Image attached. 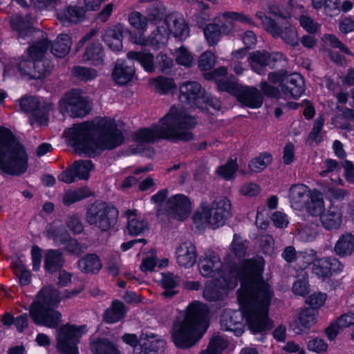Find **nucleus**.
Instances as JSON below:
<instances>
[{"label":"nucleus","mask_w":354,"mask_h":354,"mask_svg":"<svg viewBox=\"0 0 354 354\" xmlns=\"http://www.w3.org/2000/svg\"><path fill=\"white\" fill-rule=\"evenodd\" d=\"M227 346V342L218 334L214 335L206 350L200 354H221Z\"/></svg>","instance_id":"obj_44"},{"label":"nucleus","mask_w":354,"mask_h":354,"mask_svg":"<svg viewBox=\"0 0 354 354\" xmlns=\"http://www.w3.org/2000/svg\"><path fill=\"white\" fill-rule=\"evenodd\" d=\"M169 39V33L166 25L158 26L149 36L147 39L140 37L135 38L133 42L141 46L150 45L159 48L165 45Z\"/></svg>","instance_id":"obj_22"},{"label":"nucleus","mask_w":354,"mask_h":354,"mask_svg":"<svg viewBox=\"0 0 354 354\" xmlns=\"http://www.w3.org/2000/svg\"><path fill=\"white\" fill-rule=\"evenodd\" d=\"M49 46L50 41L47 39L35 41L28 48V55L31 59H44Z\"/></svg>","instance_id":"obj_43"},{"label":"nucleus","mask_w":354,"mask_h":354,"mask_svg":"<svg viewBox=\"0 0 354 354\" xmlns=\"http://www.w3.org/2000/svg\"><path fill=\"white\" fill-rule=\"evenodd\" d=\"M269 33L274 38H281L286 44L292 47L299 45V39L296 29L288 22L277 21Z\"/></svg>","instance_id":"obj_18"},{"label":"nucleus","mask_w":354,"mask_h":354,"mask_svg":"<svg viewBox=\"0 0 354 354\" xmlns=\"http://www.w3.org/2000/svg\"><path fill=\"white\" fill-rule=\"evenodd\" d=\"M306 203L307 212L313 216H322L324 213V205L322 194L314 191Z\"/></svg>","instance_id":"obj_40"},{"label":"nucleus","mask_w":354,"mask_h":354,"mask_svg":"<svg viewBox=\"0 0 354 354\" xmlns=\"http://www.w3.org/2000/svg\"><path fill=\"white\" fill-rule=\"evenodd\" d=\"M281 56L280 53H270L266 50H256L249 54L248 63L254 72L263 75L266 72V67L273 68Z\"/></svg>","instance_id":"obj_11"},{"label":"nucleus","mask_w":354,"mask_h":354,"mask_svg":"<svg viewBox=\"0 0 354 354\" xmlns=\"http://www.w3.org/2000/svg\"><path fill=\"white\" fill-rule=\"evenodd\" d=\"M307 346L308 350L317 353L326 352L328 348V344L323 339L319 337H315L309 340Z\"/></svg>","instance_id":"obj_60"},{"label":"nucleus","mask_w":354,"mask_h":354,"mask_svg":"<svg viewBox=\"0 0 354 354\" xmlns=\"http://www.w3.org/2000/svg\"><path fill=\"white\" fill-rule=\"evenodd\" d=\"M77 267L82 273L92 274L97 273L102 265L97 254H88L77 261Z\"/></svg>","instance_id":"obj_34"},{"label":"nucleus","mask_w":354,"mask_h":354,"mask_svg":"<svg viewBox=\"0 0 354 354\" xmlns=\"http://www.w3.org/2000/svg\"><path fill=\"white\" fill-rule=\"evenodd\" d=\"M177 279L178 277H175L172 274H167L163 277L162 284L165 290L162 292V296L166 298H170L177 293L176 290H173L178 284Z\"/></svg>","instance_id":"obj_50"},{"label":"nucleus","mask_w":354,"mask_h":354,"mask_svg":"<svg viewBox=\"0 0 354 354\" xmlns=\"http://www.w3.org/2000/svg\"><path fill=\"white\" fill-rule=\"evenodd\" d=\"M30 315L35 323L48 328H55L62 322L59 311H30Z\"/></svg>","instance_id":"obj_27"},{"label":"nucleus","mask_w":354,"mask_h":354,"mask_svg":"<svg viewBox=\"0 0 354 354\" xmlns=\"http://www.w3.org/2000/svg\"><path fill=\"white\" fill-rule=\"evenodd\" d=\"M180 100L183 103L191 106L203 107V100L205 96V90L196 81L183 83L180 86Z\"/></svg>","instance_id":"obj_12"},{"label":"nucleus","mask_w":354,"mask_h":354,"mask_svg":"<svg viewBox=\"0 0 354 354\" xmlns=\"http://www.w3.org/2000/svg\"><path fill=\"white\" fill-rule=\"evenodd\" d=\"M272 162V156L269 153H261L249 162L248 167L252 172H260Z\"/></svg>","instance_id":"obj_47"},{"label":"nucleus","mask_w":354,"mask_h":354,"mask_svg":"<svg viewBox=\"0 0 354 354\" xmlns=\"http://www.w3.org/2000/svg\"><path fill=\"white\" fill-rule=\"evenodd\" d=\"M87 331L86 326L65 324L56 330L57 349L61 354H79L78 339Z\"/></svg>","instance_id":"obj_7"},{"label":"nucleus","mask_w":354,"mask_h":354,"mask_svg":"<svg viewBox=\"0 0 354 354\" xmlns=\"http://www.w3.org/2000/svg\"><path fill=\"white\" fill-rule=\"evenodd\" d=\"M151 84L160 93H167L175 86L173 79L160 76L151 81Z\"/></svg>","instance_id":"obj_49"},{"label":"nucleus","mask_w":354,"mask_h":354,"mask_svg":"<svg viewBox=\"0 0 354 354\" xmlns=\"http://www.w3.org/2000/svg\"><path fill=\"white\" fill-rule=\"evenodd\" d=\"M334 251L339 257L351 255L354 251V236L351 233L340 236L335 243Z\"/></svg>","instance_id":"obj_35"},{"label":"nucleus","mask_w":354,"mask_h":354,"mask_svg":"<svg viewBox=\"0 0 354 354\" xmlns=\"http://www.w3.org/2000/svg\"><path fill=\"white\" fill-rule=\"evenodd\" d=\"M64 248L71 254L80 256L87 250V246L84 244H81L76 239L71 238Z\"/></svg>","instance_id":"obj_58"},{"label":"nucleus","mask_w":354,"mask_h":354,"mask_svg":"<svg viewBox=\"0 0 354 354\" xmlns=\"http://www.w3.org/2000/svg\"><path fill=\"white\" fill-rule=\"evenodd\" d=\"M65 133L75 152L88 157L94 156L97 149L111 150L124 142L115 121L106 118L99 120L96 124L84 122L74 125Z\"/></svg>","instance_id":"obj_2"},{"label":"nucleus","mask_w":354,"mask_h":354,"mask_svg":"<svg viewBox=\"0 0 354 354\" xmlns=\"http://www.w3.org/2000/svg\"><path fill=\"white\" fill-rule=\"evenodd\" d=\"M176 260L178 265L184 268L193 266L196 261L195 246L192 243H183L176 250Z\"/></svg>","instance_id":"obj_26"},{"label":"nucleus","mask_w":354,"mask_h":354,"mask_svg":"<svg viewBox=\"0 0 354 354\" xmlns=\"http://www.w3.org/2000/svg\"><path fill=\"white\" fill-rule=\"evenodd\" d=\"M91 349L93 354H120L115 346L107 339L93 342Z\"/></svg>","instance_id":"obj_45"},{"label":"nucleus","mask_w":354,"mask_h":354,"mask_svg":"<svg viewBox=\"0 0 354 354\" xmlns=\"http://www.w3.org/2000/svg\"><path fill=\"white\" fill-rule=\"evenodd\" d=\"M165 342L151 333L146 335L140 348L134 350L133 354H157L165 346Z\"/></svg>","instance_id":"obj_31"},{"label":"nucleus","mask_w":354,"mask_h":354,"mask_svg":"<svg viewBox=\"0 0 354 354\" xmlns=\"http://www.w3.org/2000/svg\"><path fill=\"white\" fill-rule=\"evenodd\" d=\"M215 62L214 55L209 51H206L199 57L198 67L201 71H208L214 66Z\"/></svg>","instance_id":"obj_56"},{"label":"nucleus","mask_w":354,"mask_h":354,"mask_svg":"<svg viewBox=\"0 0 354 354\" xmlns=\"http://www.w3.org/2000/svg\"><path fill=\"white\" fill-rule=\"evenodd\" d=\"M65 263V259L62 252L59 250H48L44 257V268L49 273L55 272L63 268Z\"/></svg>","instance_id":"obj_32"},{"label":"nucleus","mask_w":354,"mask_h":354,"mask_svg":"<svg viewBox=\"0 0 354 354\" xmlns=\"http://www.w3.org/2000/svg\"><path fill=\"white\" fill-rule=\"evenodd\" d=\"M93 165L91 160H80L75 161L68 168L62 171L58 176L59 180L70 184L75 182L77 178L81 180H88Z\"/></svg>","instance_id":"obj_13"},{"label":"nucleus","mask_w":354,"mask_h":354,"mask_svg":"<svg viewBox=\"0 0 354 354\" xmlns=\"http://www.w3.org/2000/svg\"><path fill=\"white\" fill-rule=\"evenodd\" d=\"M243 312L245 324L252 333H260L273 328L274 324L268 311Z\"/></svg>","instance_id":"obj_15"},{"label":"nucleus","mask_w":354,"mask_h":354,"mask_svg":"<svg viewBox=\"0 0 354 354\" xmlns=\"http://www.w3.org/2000/svg\"><path fill=\"white\" fill-rule=\"evenodd\" d=\"M243 321V311H224L220 319L221 328L223 330L232 332L239 337L244 332Z\"/></svg>","instance_id":"obj_17"},{"label":"nucleus","mask_w":354,"mask_h":354,"mask_svg":"<svg viewBox=\"0 0 354 354\" xmlns=\"http://www.w3.org/2000/svg\"><path fill=\"white\" fill-rule=\"evenodd\" d=\"M191 212V201L187 196L183 194L171 196L167 200L164 207V213L169 220L183 221L189 217ZM162 214H163V210L158 209L157 217H160Z\"/></svg>","instance_id":"obj_9"},{"label":"nucleus","mask_w":354,"mask_h":354,"mask_svg":"<svg viewBox=\"0 0 354 354\" xmlns=\"http://www.w3.org/2000/svg\"><path fill=\"white\" fill-rule=\"evenodd\" d=\"M279 86L285 95H290L293 98L300 97L305 90L304 80L298 73L287 75Z\"/></svg>","instance_id":"obj_20"},{"label":"nucleus","mask_w":354,"mask_h":354,"mask_svg":"<svg viewBox=\"0 0 354 354\" xmlns=\"http://www.w3.org/2000/svg\"><path fill=\"white\" fill-rule=\"evenodd\" d=\"M339 326L342 329L354 325V311H347L336 319Z\"/></svg>","instance_id":"obj_64"},{"label":"nucleus","mask_w":354,"mask_h":354,"mask_svg":"<svg viewBox=\"0 0 354 354\" xmlns=\"http://www.w3.org/2000/svg\"><path fill=\"white\" fill-rule=\"evenodd\" d=\"M292 291L295 295L305 296L309 292L308 277L306 274L301 275L293 283Z\"/></svg>","instance_id":"obj_53"},{"label":"nucleus","mask_w":354,"mask_h":354,"mask_svg":"<svg viewBox=\"0 0 354 354\" xmlns=\"http://www.w3.org/2000/svg\"><path fill=\"white\" fill-rule=\"evenodd\" d=\"M237 169V164L235 160H230L226 164L218 167L216 173L218 176L226 180L230 179Z\"/></svg>","instance_id":"obj_54"},{"label":"nucleus","mask_w":354,"mask_h":354,"mask_svg":"<svg viewBox=\"0 0 354 354\" xmlns=\"http://www.w3.org/2000/svg\"><path fill=\"white\" fill-rule=\"evenodd\" d=\"M320 221L326 230H337L341 226L342 223V213L337 207L331 205L321 216Z\"/></svg>","instance_id":"obj_33"},{"label":"nucleus","mask_w":354,"mask_h":354,"mask_svg":"<svg viewBox=\"0 0 354 354\" xmlns=\"http://www.w3.org/2000/svg\"><path fill=\"white\" fill-rule=\"evenodd\" d=\"M72 75L78 80L88 82L95 79L97 75L95 69L81 66H76L72 68Z\"/></svg>","instance_id":"obj_46"},{"label":"nucleus","mask_w":354,"mask_h":354,"mask_svg":"<svg viewBox=\"0 0 354 354\" xmlns=\"http://www.w3.org/2000/svg\"><path fill=\"white\" fill-rule=\"evenodd\" d=\"M134 73L133 66L124 61L115 64L112 71V77L116 84L124 85L132 80Z\"/></svg>","instance_id":"obj_28"},{"label":"nucleus","mask_w":354,"mask_h":354,"mask_svg":"<svg viewBox=\"0 0 354 354\" xmlns=\"http://www.w3.org/2000/svg\"><path fill=\"white\" fill-rule=\"evenodd\" d=\"M165 25L167 30L180 40L185 39L189 36V29L188 24L182 17L169 16L165 19Z\"/></svg>","instance_id":"obj_29"},{"label":"nucleus","mask_w":354,"mask_h":354,"mask_svg":"<svg viewBox=\"0 0 354 354\" xmlns=\"http://www.w3.org/2000/svg\"><path fill=\"white\" fill-rule=\"evenodd\" d=\"M135 210H127L125 212V214L128 216L129 221L127 226L128 233L133 236H137L143 233L148 229L147 223L143 219H139L137 218H131V216H135Z\"/></svg>","instance_id":"obj_38"},{"label":"nucleus","mask_w":354,"mask_h":354,"mask_svg":"<svg viewBox=\"0 0 354 354\" xmlns=\"http://www.w3.org/2000/svg\"><path fill=\"white\" fill-rule=\"evenodd\" d=\"M201 208L205 221L213 228L223 225L231 216V203L226 198L216 199L210 205L202 203Z\"/></svg>","instance_id":"obj_8"},{"label":"nucleus","mask_w":354,"mask_h":354,"mask_svg":"<svg viewBox=\"0 0 354 354\" xmlns=\"http://www.w3.org/2000/svg\"><path fill=\"white\" fill-rule=\"evenodd\" d=\"M28 156L24 147L6 128L0 127V169L12 176L25 173Z\"/></svg>","instance_id":"obj_5"},{"label":"nucleus","mask_w":354,"mask_h":354,"mask_svg":"<svg viewBox=\"0 0 354 354\" xmlns=\"http://www.w3.org/2000/svg\"><path fill=\"white\" fill-rule=\"evenodd\" d=\"M247 250V245L243 242L241 237L237 235H234L233 242L232 243V251L234 255L238 258L241 259L245 257Z\"/></svg>","instance_id":"obj_57"},{"label":"nucleus","mask_w":354,"mask_h":354,"mask_svg":"<svg viewBox=\"0 0 354 354\" xmlns=\"http://www.w3.org/2000/svg\"><path fill=\"white\" fill-rule=\"evenodd\" d=\"M33 21L34 19L30 15L26 16V19L20 16H17L12 21V26L21 34L24 31L31 28Z\"/></svg>","instance_id":"obj_52"},{"label":"nucleus","mask_w":354,"mask_h":354,"mask_svg":"<svg viewBox=\"0 0 354 354\" xmlns=\"http://www.w3.org/2000/svg\"><path fill=\"white\" fill-rule=\"evenodd\" d=\"M299 21L301 26L310 33L316 32L319 27L318 23L307 15H301Z\"/></svg>","instance_id":"obj_62"},{"label":"nucleus","mask_w":354,"mask_h":354,"mask_svg":"<svg viewBox=\"0 0 354 354\" xmlns=\"http://www.w3.org/2000/svg\"><path fill=\"white\" fill-rule=\"evenodd\" d=\"M326 297V295L324 293L313 294L307 299L306 303L313 309L319 308L324 304Z\"/></svg>","instance_id":"obj_63"},{"label":"nucleus","mask_w":354,"mask_h":354,"mask_svg":"<svg viewBox=\"0 0 354 354\" xmlns=\"http://www.w3.org/2000/svg\"><path fill=\"white\" fill-rule=\"evenodd\" d=\"M343 264L336 258L326 257L317 259L312 266L313 272L323 279L331 277L333 272H340L343 269Z\"/></svg>","instance_id":"obj_16"},{"label":"nucleus","mask_w":354,"mask_h":354,"mask_svg":"<svg viewBox=\"0 0 354 354\" xmlns=\"http://www.w3.org/2000/svg\"><path fill=\"white\" fill-rule=\"evenodd\" d=\"M196 124L194 118L174 106L160 120L158 124H155L150 129L137 131L134 133V138L142 143H152L161 139L187 142L193 139L194 135L191 129Z\"/></svg>","instance_id":"obj_3"},{"label":"nucleus","mask_w":354,"mask_h":354,"mask_svg":"<svg viewBox=\"0 0 354 354\" xmlns=\"http://www.w3.org/2000/svg\"><path fill=\"white\" fill-rule=\"evenodd\" d=\"M20 106L25 112L36 111L39 109V101L33 97H24L20 101Z\"/></svg>","instance_id":"obj_61"},{"label":"nucleus","mask_w":354,"mask_h":354,"mask_svg":"<svg viewBox=\"0 0 354 354\" xmlns=\"http://www.w3.org/2000/svg\"><path fill=\"white\" fill-rule=\"evenodd\" d=\"M209 311H180L173 324L172 338L181 348L194 346L209 326Z\"/></svg>","instance_id":"obj_4"},{"label":"nucleus","mask_w":354,"mask_h":354,"mask_svg":"<svg viewBox=\"0 0 354 354\" xmlns=\"http://www.w3.org/2000/svg\"><path fill=\"white\" fill-rule=\"evenodd\" d=\"M91 195V192L86 187H80L74 190H68L65 192L62 196V202L64 205L70 206Z\"/></svg>","instance_id":"obj_39"},{"label":"nucleus","mask_w":354,"mask_h":354,"mask_svg":"<svg viewBox=\"0 0 354 354\" xmlns=\"http://www.w3.org/2000/svg\"><path fill=\"white\" fill-rule=\"evenodd\" d=\"M60 102L72 118H82L91 110L88 100L83 96L80 89H72L66 93Z\"/></svg>","instance_id":"obj_10"},{"label":"nucleus","mask_w":354,"mask_h":354,"mask_svg":"<svg viewBox=\"0 0 354 354\" xmlns=\"http://www.w3.org/2000/svg\"><path fill=\"white\" fill-rule=\"evenodd\" d=\"M18 71L29 79L38 80L43 75L50 73L51 65L47 59H26L20 62L17 65Z\"/></svg>","instance_id":"obj_14"},{"label":"nucleus","mask_w":354,"mask_h":354,"mask_svg":"<svg viewBox=\"0 0 354 354\" xmlns=\"http://www.w3.org/2000/svg\"><path fill=\"white\" fill-rule=\"evenodd\" d=\"M264 261L257 257L243 261L236 266L232 276L226 279L223 274L214 280L203 292L205 298L210 301H223L227 297V290L236 285V276L241 283L237 291V299L242 310H268L272 293L269 284L262 277Z\"/></svg>","instance_id":"obj_1"},{"label":"nucleus","mask_w":354,"mask_h":354,"mask_svg":"<svg viewBox=\"0 0 354 354\" xmlns=\"http://www.w3.org/2000/svg\"><path fill=\"white\" fill-rule=\"evenodd\" d=\"M85 17V10L82 7L68 6L66 10L57 14V19L62 22L78 23Z\"/></svg>","instance_id":"obj_36"},{"label":"nucleus","mask_w":354,"mask_h":354,"mask_svg":"<svg viewBox=\"0 0 354 354\" xmlns=\"http://www.w3.org/2000/svg\"><path fill=\"white\" fill-rule=\"evenodd\" d=\"M237 99L243 105L257 109L261 106L263 97L259 90L254 87H246L239 91Z\"/></svg>","instance_id":"obj_25"},{"label":"nucleus","mask_w":354,"mask_h":354,"mask_svg":"<svg viewBox=\"0 0 354 354\" xmlns=\"http://www.w3.org/2000/svg\"><path fill=\"white\" fill-rule=\"evenodd\" d=\"M176 61L178 64L185 66H189L193 62V57L183 46L176 50Z\"/></svg>","instance_id":"obj_59"},{"label":"nucleus","mask_w":354,"mask_h":354,"mask_svg":"<svg viewBox=\"0 0 354 354\" xmlns=\"http://www.w3.org/2000/svg\"><path fill=\"white\" fill-rule=\"evenodd\" d=\"M83 58L86 61H90L93 64L97 65L103 61V50L100 44L92 43L85 50Z\"/></svg>","instance_id":"obj_42"},{"label":"nucleus","mask_w":354,"mask_h":354,"mask_svg":"<svg viewBox=\"0 0 354 354\" xmlns=\"http://www.w3.org/2000/svg\"><path fill=\"white\" fill-rule=\"evenodd\" d=\"M123 32L122 26L115 25L105 31L103 40L111 50L120 51L122 48Z\"/></svg>","instance_id":"obj_30"},{"label":"nucleus","mask_w":354,"mask_h":354,"mask_svg":"<svg viewBox=\"0 0 354 354\" xmlns=\"http://www.w3.org/2000/svg\"><path fill=\"white\" fill-rule=\"evenodd\" d=\"M310 194L307 186L296 184L291 186L289 190V200L291 207L297 210L302 209L309 200Z\"/></svg>","instance_id":"obj_23"},{"label":"nucleus","mask_w":354,"mask_h":354,"mask_svg":"<svg viewBox=\"0 0 354 354\" xmlns=\"http://www.w3.org/2000/svg\"><path fill=\"white\" fill-rule=\"evenodd\" d=\"M60 301L57 291L50 286L44 287L37 294L29 310H50Z\"/></svg>","instance_id":"obj_19"},{"label":"nucleus","mask_w":354,"mask_h":354,"mask_svg":"<svg viewBox=\"0 0 354 354\" xmlns=\"http://www.w3.org/2000/svg\"><path fill=\"white\" fill-rule=\"evenodd\" d=\"M222 262L218 256L210 252L201 259L199 262L200 272L205 277H215L221 270Z\"/></svg>","instance_id":"obj_24"},{"label":"nucleus","mask_w":354,"mask_h":354,"mask_svg":"<svg viewBox=\"0 0 354 354\" xmlns=\"http://www.w3.org/2000/svg\"><path fill=\"white\" fill-rule=\"evenodd\" d=\"M72 44L70 37L66 34L59 35L51 44V53L57 57H64L68 54Z\"/></svg>","instance_id":"obj_37"},{"label":"nucleus","mask_w":354,"mask_h":354,"mask_svg":"<svg viewBox=\"0 0 354 354\" xmlns=\"http://www.w3.org/2000/svg\"><path fill=\"white\" fill-rule=\"evenodd\" d=\"M118 211L114 207L103 202L92 203L86 210V221L101 232H106L117 222Z\"/></svg>","instance_id":"obj_6"},{"label":"nucleus","mask_w":354,"mask_h":354,"mask_svg":"<svg viewBox=\"0 0 354 354\" xmlns=\"http://www.w3.org/2000/svg\"><path fill=\"white\" fill-rule=\"evenodd\" d=\"M318 316V311H300L290 324V327L296 334H301L316 324Z\"/></svg>","instance_id":"obj_21"},{"label":"nucleus","mask_w":354,"mask_h":354,"mask_svg":"<svg viewBox=\"0 0 354 354\" xmlns=\"http://www.w3.org/2000/svg\"><path fill=\"white\" fill-rule=\"evenodd\" d=\"M130 24L137 30H143L147 28L148 20L139 12H133L129 16Z\"/></svg>","instance_id":"obj_55"},{"label":"nucleus","mask_w":354,"mask_h":354,"mask_svg":"<svg viewBox=\"0 0 354 354\" xmlns=\"http://www.w3.org/2000/svg\"><path fill=\"white\" fill-rule=\"evenodd\" d=\"M205 36L210 45L216 44L221 34L219 25L216 24H210L206 26L204 30Z\"/></svg>","instance_id":"obj_51"},{"label":"nucleus","mask_w":354,"mask_h":354,"mask_svg":"<svg viewBox=\"0 0 354 354\" xmlns=\"http://www.w3.org/2000/svg\"><path fill=\"white\" fill-rule=\"evenodd\" d=\"M127 57L130 59L138 61L147 72L152 73L154 71L153 54L150 53L129 51L127 53Z\"/></svg>","instance_id":"obj_41"},{"label":"nucleus","mask_w":354,"mask_h":354,"mask_svg":"<svg viewBox=\"0 0 354 354\" xmlns=\"http://www.w3.org/2000/svg\"><path fill=\"white\" fill-rule=\"evenodd\" d=\"M324 120L323 118L319 117L314 122L313 127L308 134L307 142L309 145H312L313 142L319 144L322 140L321 131L324 125Z\"/></svg>","instance_id":"obj_48"}]
</instances>
